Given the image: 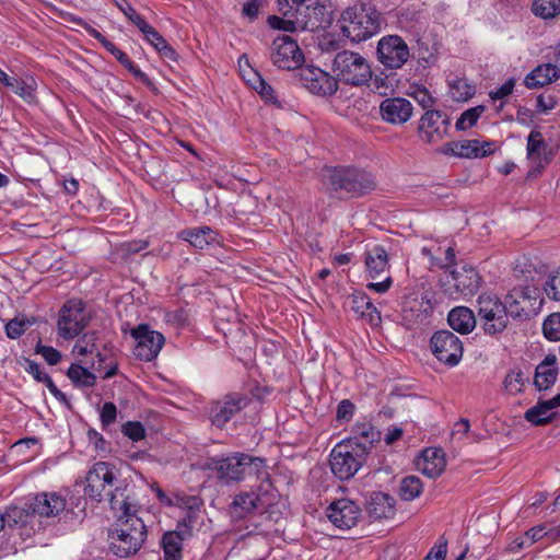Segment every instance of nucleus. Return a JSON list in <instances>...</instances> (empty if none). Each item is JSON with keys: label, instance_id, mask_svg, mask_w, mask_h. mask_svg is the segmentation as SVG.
<instances>
[{"label": "nucleus", "instance_id": "412c9836", "mask_svg": "<svg viewBox=\"0 0 560 560\" xmlns=\"http://www.w3.org/2000/svg\"><path fill=\"white\" fill-rule=\"evenodd\" d=\"M248 404L247 397L240 394H230L215 401L209 412L211 423L223 428L237 412Z\"/></svg>", "mask_w": 560, "mask_h": 560}, {"label": "nucleus", "instance_id": "6e6552de", "mask_svg": "<svg viewBox=\"0 0 560 560\" xmlns=\"http://www.w3.org/2000/svg\"><path fill=\"white\" fill-rule=\"evenodd\" d=\"M116 479L114 467L105 462L95 463L86 475L85 494L100 502L105 497L117 500L113 495L114 481Z\"/></svg>", "mask_w": 560, "mask_h": 560}, {"label": "nucleus", "instance_id": "8fccbe9b", "mask_svg": "<svg viewBox=\"0 0 560 560\" xmlns=\"http://www.w3.org/2000/svg\"><path fill=\"white\" fill-rule=\"evenodd\" d=\"M526 378L521 370L511 371L504 378V388L511 395L521 393L524 388Z\"/></svg>", "mask_w": 560, "mask_h": 560}, {"label": "nucleus", "instance_id": "603ef678", "mask_svg": "<svg viewBox=\"0 0 560 560\" xmlns=\"http://www.w3.org/2000/svg\"><path fill=\"white\" fill-rule=\"evenodd\" d=\"M544 291L549 299L560 302V267L549 275Z\"/></svg>", "mask_w": 560, "mask_h": 560}, {"label": "nucleus", "instance_id": "052dcab7", "mask_svg": "<svg viewBox=\"0 0 560 560\" xmlns=\"http://www.w3.org/2000/svg\"><path fill=\"white\" fill-rule=\"evenodd\" d=\"M515 86V80L513 78L506 80L500 88L489 92V96L492 101H500L513 93Z\"/></svg>", "mask_w": 560, "mask_h": 560}, {"label": "nucleus", "instance_id": "20e7f679", "mask_svg": "<svg viewBox=\"0 0 560 560\" xmlns=\"http://www.w3.org/2000/svg\"><path fill=\"white\" fill-rule=\"evenodd\" d=\"M368 454L363 445L355 442H339L330 452L331 472L340 480L351 479L365 464Z\"/></svg>", "mask_w": 560, "mask_h": 560}, {"label": "nucleus", "instance_id": "f3484780", "mask_svg": "<svg viewBox=\"0 0 560 560\" xmlns=\"http://www.w3.org/2000/svg\"><path fill=\"white\" fill-rule=\"evenodd\" d=\"M302 85L318 96H331L338 90L337 79L315 66H306L299 71Z\"/></svg>", "mask_w": 560, "mask_h": 560}, {"label": "nucleus", "instance_id": "c03bdc74", "mask_svg": "<svg viewBox=\"0 0 560 560\" xmlns=\"http://www.w3.org/2000/svg\"><path fill=\"white\" fill-rule=\"evenodd\" d=\"M422 482L416 476L405 477L399 487V495L405 501H411L418 498L422 492Z\"/></svg>", "mask_w": 560, "mask_h": 560}, {"label": "nucleus", "instance_id": "f257e3e1", "mask_svg": "<svg viewBox=\"0 0 560 560\" xmlns=\"http://www.w3.org/2000/svg\"><path fill=\"white\" fill-rule=\"evenodd\" d=\"M341 31L352 43L365 42L381 31V14L372 5L358 3L340 18Z\"/></svg>", "mask_w": 560, "mask_h": 560}, {"label": "nucleus", "instance_id": "39448f33", "mask_svg": "<svg viewBox=\"0 0 560 560\" xmlns=\"http://www.w3.org/2000/svg\"><path fill=\"white\" fill-rule=\"evenodd\" d=\"M332 71L337 81L353 86L366 84L372 78V68L368 59L351 50H342L336 54L332 61Z\"/></svg>", "mask_w": 560, "mask_h": 560}, {"label": "nucleus", "instance_id": "bf43d9fd", "mask_svg": "<svg viewBox=\"0 0 560 560\" xmlns=\"http://www.w3.org/2000/svg\"><path fill=\"white\" fill-rule=\"evenodd\" d=\"M303 0H277L278 10L284 18H298V9H300Z\"/></svg>", "mask_w": 560, "mask_h": 560}, {"label": "nucleus", "instance_id": "4468645a", "mask_svg": "<svg viewBox=\"0 0 560 560\" xmlns=\"http://www.w3.org/2000/svg\"><path fill=\"white\" fill-rule=\"evenodd\" d=\"M555 156L552 148L538 130H532L527 137L526 158L529 163L528 177L539 175Z\"/></svg>", "mask_w": 560, "mask_h": 560}, {"label": "nucleus", "instance_id": "2eb2a0df", "mask_svg": "<svg viewBox=\"0 0 560 560\" xmlns=\"http://www.w3.org/2000/svg\"><path fill=\"white\" fill-rule=\"evenodd\" d=\"M130 334L136 340L133 353L141 361L150 362L155 359L165 342L161 332L151 329L145 324L131 329Z\"/></svg>", "mask_w": 560, "mask_h": 560}, {"label": "nucleus", "instance_id": "c85d7f7f", "mask_svg": "<svg viewBox=\"0 0 560 560\" xmlns=\"http://www.w3.org/2000/svg\"><path fill=\"white\" fill-rule=\"evenodd\" d=\"M560 407V393L547 400H539L525 412V419L535 425H542L552 420L556 409Z\"/></svg>", "mask_w": 560, "mask_h": 560}, {"label": "nucleus", "instance_id": "e433bc0d", "mask_svg": "<svg viewBox=\"0 0 560 560\" xmlns=\"http://www.w3.org/2000/svg\"><path fill=\"white\" fill-rule=\"evenodd\" d=\"M352 310L370 324H378L381 322V313L377 311L371 299L365 293H357L351 298Z\"/></svg>", "mask_w": 560, "mask_h": 560}, {"label": "nucleus", "instance_id": "6ab92c4d", "mask_svg": "<svg viewBox=\"0 0 560 560\" xmlns=\"http://www.w3.org/2000/svg\"><path fill=\"white\" fill-rule=\"evenodd\" d=\"M448 116L441 110H427L419 120L418 136L425 143H438L447 136Z\"/></svg>", "mask_w": 560, "mask_h": 560}, {"label": "nucleus", "instance_id": "dca6fc26", "mask_svg": "<svg viewBox=\"0 0 560 560\" xmlns=\"http://www.w3.org/2000/svg\"><path fill=\"white\" fill-rule=\"evenodd\" d=\"M433 304L428 295L409 298L401 310L402 325L408 329H421L430 324Z\"/></svg>", "mask_w": 560, "mask_h": 560}, {"label": "nucleus", "instance_id": "a211bd4d", "mask_svg": "<svg viewBox=\"0 0 560 560\" xmlns=\"http://www.w3.org/2000/svg\"><path fill=\"white\" fill-rule=\"evenodd\" d=\"M362 510L360 505L348 498L334 500L326 509V516L329 522L339 529H350L354 527Z\"/></svg>", "mask_w": 560, "mask_h": 560}, {"label": "nucleus", "instance_id": "4c0bfd02", "mask_svg": "<svg viewBox=\"0 0 560 560\" xmlns=\"http://www.w3.org/2000/svg\"><path fill=\"white\" fill-rule=\"evenodd\" d=\"M380 440V432L370 422H358L352 428V436L343 442H355L363 445L369 453L373 443Z\"/></svg>", "mask_w": 560, "mask_h": 560}, {"label": "nucleus", "instance_id": "c756f323", "mask_svg": "<svg viewBox=\"0 0 560 560\" xmlns=\"http://www.w3.org/2000/svg\"><path fill=\"white\" fill-rule=\"evenodd\" d=\"M112 510L117 515V522L112 532L120 534V530H124L127 534H131L133 533L136 521H142L136 515L133 505L126 499L121 501L112 499Z\"/></svg>", "mask_w": 560, "mask_h": 560}, {"label": "nucleus", "instance_id": "9b49d317", "mask_svg": "<svg viewBox=\"0 0 560 560\" xmlns=\"http://www.w3.org/2000/svg\"><path fill=\"white\" fill-rule=\"evenodd\" d=\"M270 58L276 67L283 70L298 69L304 61L298 43L288 35H280L273 39Z\"/></svg>", "mask_w": 560, "mask_h": 560}, {"label": "nucleus", "instance_id": "de8ad7c7", "mask_svg": "<svg viewBox=\"0 0 560 560\" xmlns=\"http://www.w3.org/2000/svg\"><path fill=\"white\" fill-rule=\"evenodd\" d=\"M34 324L33 319H28L25 317H15L9 320L4 327L5 335L10 339H18L21 337L27 327Z\"/></svg>", "mask_w": 560, "mask_h": 560}, {"label": "nucleus", "instance_id": "37998d69", "mask_svg": "<svg viewBox=\"0 0 560 560\" xmlns=\"http://www.w3.org/2000/svg\"><path fill=\"white\" fill-rule=\"evenodd\" d=\"M532 11L544 20L552 19L560 14V0H534Z\"/></svg>", "mask_w": 560, "mask_h": 560}, {"label": "nucleus", "instance_id": "4d7b16f0", "mask_svg": "<svg viewBox=\"0 0 560 560\" xmlns=\"http://www.w3.org/2000/svg\"><path fill=\"white\" fill-rule=\"evenodd\" d=\"M191 523L192 513H188L187 517H184L183 521L178 522L175 530L167 532L166 534L176 535L178 537V545L182 546V542L191 536Z\"/></svg>", "mask_w": 560, "mask_h": 560}, {"label": "nucleus", "instance_id": "864d4df0", "mask_svg": "<svg viewBox=\"0 0 560 560\" xmlns=\"http://www.w3.org/2000/svg\"><path fill=\"white\" fill-rule=\"evenodd\" d=\"M268 24L273 30H281L284 32H294L299 26L296 18H279L271 15L268 18Z\"/></svg>", "mask_w": 560, "mask_h": 560}, {"label": "nucleus", "instance_id": "a19ab883", "mask_svg": "<svg viewBox=\"0 0 560 560\" xmlns=\"http://www.w3.org/2000/svg\"><path fill=\"white\" fill-rule=\"evenodd\" d=\"M503 306L506 310L508 316L521 317L525 314L524 304L528 303V298L522 289H513L505 295Z\"/></svg>", "mask_w": 560, "mask_h": 560}, {"label": "nucleus", "instance_id": "e2e57ef3", "mask_svg": "<svg viewBox=\"0 0 560 560\" xmlns=\"http://www.w3.org/2000/svg\"><path fill=\"white\" fill-rule=\"evenodd\" d=\"M447 552V541L440 539V541L429 551L424 560H445Z\"/></svg>", "mask_w": 560, "mask_h": 560}, {"label": "nucleus", "instance_id": "b1692460", "mask_svg": "<svg viewBox=\"0 0 560 560\" xmlns=\"http://www.w3.org/2000/svg\"><path fill=\"white\" fill-rule=\"evenodd\" d=\"M271 483L267 476L265 481H261V489H264V491L261 493L249 491L237 494L233 500L234 509L236 511L240 510L241 516L253 511H264L271 504V494L269 493Z\"/></svg>", "mask_w": 560, "mask_h": 560}, {"label": "nucleus", "instance_id": "4be33fe9", "mask_svg": "<svg viewBox=\"0 0 560 560\" xmlns=\"http://www.w3.org/2000/svg\"><path fill=\"white\" fill-rule=\"evenodd\" d=\"M298 23L301 28L317 30L330 24V14L326 5L318 0H303L298 9Z\"/></svg>", "mask_w": 560, "mask_h": 560}, {"label": "nucleus", "instance_id": "0e129e2a", "mask_svg": "<svg viewBox=\"0 0 560 560\" xmlns=\"http://www.w3.org/2000/svg\"><path fill=\"white\" fill-rule=\"evenodd\" d=\"M117 408L113 402H105L101 409V421L103 425H109L115 422Z\"/></svg>", "mask_w": 560, "mask_h": 560}, {"label": "nucleus", "instance_id": "7ed1b4c3", "mask_svg": "<svg viewBox=\"0 0 560 560\" xmlns=\"http://www.w3.org/2000/svg\"><path fill=\"white\" fill-rule=\"evenodd\" d=\"M323 183L331 190H341L352 196L372 191L375 186L373 175L354 167H327L323 172Z\"/></svg>", "mask_w": 560, "mask_h": 560}, {"label": "nucleus", "instance_id": "f8f14e48", "mask_svg": "<svg viewBox=\"0 0 560 560\" xmlns=\"http://www.w3.org/2000/svg\"><path fill=\"white\" fill-rule=\"evenodd\" d=\"M436 152L458 159H482L494 152V143L479 139H463L445 142Z\"/></svg>", "mask_w": 560, "mask_h": 560}, {"label": "nucleus", "instance_id": "ddd939ff", "mask_svg": "<svg viewBox=\"0 0 560 560\" xmlns=\"http://www.w3.org/2000/svg\"><path fill=\"white\" fill-rule=\"evenodd\" d=\"M434 357L448 366H455L463 357L462 340L450 330H439L430 340Z\"/></svg>", "mask_w": 560, "mask_h": 560}, {"label": "nucleus", "instance_id": "2f4dec72", "mask_svg": "<svg viewBox=\"0 0 560 560\" xmlns=\"http://www.w3.org/2000/svg\"><path fill=\"white\" fill-rule=\"evenodd\" d=\"M178 237L198 249H203L213 243H218V232L210 226H197L183 230L179 232Z\"/></svg>", "mask_w": 560, "mask_h": 560}, {"label": "nucleus", "instance_id": "a18cd8bd", "mask_svg": "<svg viewBox=\"0 0 560 560\" xmlns=\"http://www.w3.org/2000/svg\"><path fill=\"white\" fill-rule=\"evenodd\" d=\"M164 560H182V546L178 545V537L174 534H164L162 538Z\"/></svg>", "mask_w": 560, "mask_h": 560}, {"label": "nucleus", "instance_id": "3c124183", "mask_svg": "<svg viewBox=\"0 0 560 560\" xmlns=\"http://www.w3.org/2000/svg\"><path fill=\"white\" fill-rule=\"evenodd\" d=\"M542 331L547 339L551 341L560 340V313L551 314L545 319Z\"/></svg>", "mask_w": 560, "mask_h": 560}, {"label": "nucleus", "instance_id": "5701e85b", "mask_svg": "<svg viewBox=\"0 0 560 560\" xmlns=\"http://www.w3.org/2000/svg\"><path fill=\"white\" fill-rule=\"evenodd\" d=\"M413 106L405 97H387L380 104L381 118L390 125L406 124L412 116Z\"/></svg>", "mask_w": 560, "mask_h": 560}, {"label": "nucleus", "instance_id": "1a4fd4ad", "mask_svg": "<svg viewBox=\"0 0 560 560\" xmlns=\"http://www.w3.org/2000/svg\"><path fill=\"white\" fill-rule=\"evenodd\" d=\"M478 315L483 322V329L489 335L505 329L509 316L502 301L495 295L483 293L478 298Z\"/></svg>", "mask_w": 560, "mask_h": 560}, {"label": "nucleus", "instance_id": "6e6d98bb", "mask_svg": "<svg viewBox=\"0 0 560 560\" xmlns=\"http://www.w3.org/2000/svg\"><path fill=\"white\" fill-rule=\"evenodd\" d=\"M122 433L133 442H138L145 436V429L141 422L129 421L122 425Z\"/></svg>", "mask_w": 560, "mask_h": 560}, {"label": "nucleus", "instance_id": "58836bf2", "mask_svg": "<svg viewBox=\"0 0 560 560\" xmlns=\"http://www.w3.org/2000/svg\"><path fill=\"white\" fill-rule=\"evenodd\" d=\"M448 95L455 102H466L475 94V86L465 78L453 77L447 80Z\"/></svg>", "mask_w": 560, "mask_h": 560}, {"label": "nucleus", "instance_id": "13d9d810", "mask_svg": "<svg viewBox=\"0 0 560 560\" xmlns=\"http://www.w3.org/2000/svg\"><path fill=\"white\" fill-rule=\"evenodd\" d=\"M35 352L37 354H40L44 358V360L50 365L58 364L61 359L60 352L50 346H44L42 343H38L35 348Z\"/></svg>", "mask_w": 560, "mask_h": 560}, {"label": "nucleus", "instance_id": "f03ea898", "mask_svg": "<svg viewBox=\"0 0 560 560\" xmlns=\"http://www.w3.org/2000/svg\"><path fill=\"white\" fill-rule=\"evenodd\" d=\"M207 467L228 482L242 480L246 472L257 475L261 481H265L268 476L262 458L244 453H234L226 457H212L208 460Z\"/></svg>", "mask_w": 560, "mask_h": 560}, {"label": "nucleus", "instance_id": "c9c22d12", "mask_svg": "<svg viewBox=\"0 0 560 560\" xmlns=\"http://www.w3.org/2000/svg\"><path fill=\"white\" fill-rule=\"evenodd\" d=\"M447 322L454 330L460 334H469L476 326L474 313L465 306L453 308L448 313Z\"/></svg>", "mask_w": 560, "mask_h": 560}, {"label": "nucleus", "instance_id": "774afa93", "mask_svg": "<svg viewBox=\"0 0 560 560\" xmlns=\"http://www.w3.org/2000/svg\"><path fill=\"white\" fill-rule=\"evenodd\" d=\"M354 411V405L348 400L345 399L340 401L337 408V419L338 420H349Z\"/></svg>", "mask_w": 560, "mask_h": 560}, {"label": "nucleus", "instance_id": "338daca9", "mask_svg": "<svg viewBox=\"0 0 560 560\" xmlns=\"http://www.w3.org/2000/svg\"><path fill=\"white\" fill-rule=\"evenodd\" d=\"M557 105V101L551 95H539L537 97V110L542 114H547L552 110Z\"/></svg>", "mask_w": 560, "mask_h": 560}, {"label": "nucleus", "instance_id": "5fc2aeb1", "mask_svg": "<svg viewBox=\"0 0 560 560\" xmlns=\"http://www.w3.org/2000/svg\"><path fill=\"white\" fill-rule=\"evenodd\" d=\"M250 73L254 74L255 80L250 81L255 84V91H257L259 95L267 101H276V95L272 86L269 85L255 70H250Z\"/></svg>", "mask_w": 560, "mask_h": 560}, {"label": "nucleus", "instance_id": "a878e982", "mask_svg": "<svg viewBox=\"0 0 560 560\" xmlns=\"http://www.w3.org/2000/svg\"><path fill=\"white\" fill-rule=\"evenodd\" d=\"M0 83L10 89L27 104L37 103V82L33 75L16 78L9 75L0 68Z\"/></svg>", "mask_w": 560, "mask_h": 560}, {"label": "nucleus", "instance_id": "f704fd0d", "mask_svg": "<svg viewBox=\"0 0 560 560\" xmlns=\"http://www.w3.org/2000/svg\"><path fill=\"white\" fill-rule=\"evenodd\" d=\"M366 511L375 520L388 518L394 514V499L384 492H373L368 502Z\"/></svg>", "mask_w": 560, "mask_h": 560}, {"label": "nucleus", "instance_id": "9d476101", "mask_svg": "<svg viewBox=\"0 0 560 560\" xmlns=\"http://www.w3.org/2000/svg\"><path fill=\"white\" fill-rule=\"evenodd\" d=\"M377 60L386 69L396 70L410 58V50L407 43L398 35L383 36L376 48Z\"/></svg>", "mask_w": 560, "mask_h": 560}, {"label": "nucleus", "instance_id": "09e8293b", "mask_svg": "<svg viewBox=\"0 0 560 560\" xmlns=\"http://www.w3.org/2000/svg\"><path fill=\"white\" fill-rule=\"evenodd\" d=\"M421 253L427 256L430 260L432 266L439 267V268H448L455 261V252L453 247H447L445 250V259L442 261L435 256V250L433 247H422Z\"/></svg>", "mask_w": 560, "mask_h": 560}, {"label": "nucleus", "instance_id": "69168bd1", "mask_svg": "<svg viewBox=\"0 0 560 560\" xmlns=\"http://www.w3.org/2000/svg\"><path fill=\"white\" fill-rule=\"evenodd\" d=\"M262 4V0H246L243 3L242 13L249 21H253L257 18L259 8Z\"/></svg>", "mask_w": 560, "mask_h": 560}, {"label": "nucleus", "instance_id": "423d86ee", "mask_svg": "<svg viewBox=\"0 0 560 560\" xmlns=\"http://www.w3.org/2000/svg\"><path fill=\"white\" fill-rule=\"evenodd\" d=\"M441 282L444 293L458 300L474 296L480 289L481 278L472 266L465 264L445 272Z\"/></svg>", "mask_w": 560, "mask_h": 560}, {"label": "nucleus", "instance_id": "7c9ffc66", "mask_svg": "<svg viewBox=\"0 0 560 560\" xmlns=\"http://www.w3.org/2000/svg\"><path fill=\"white\" fill-rule=\"evenodd\" d=\"M556 363L557 355L550 353L536 366L534 385L539 392L547 390L555 385L558 377Z\"/></svg>", "mask_w": 560, "mask_h": 560}, {"label": "nucleus", "instance_id": "bb28decb", "mask_svg": "<svg viewBox=\"0 0 560 560\" xmlns=\"http://www.w3.org/2000/svg\"><path fill=\"white\" fill-rule=\"evenodd\" d=\"M365 271L371 279H377L389 269L387 250L378 244L366 246L364 252Z\"/></svg>", "mask_w": 560, "mask_h": 560}, {"label": "nucleus", "instance_id": "aec40b11", "mask_svg": "<svg viewBox=\"0 0 560 560\" xmlns=\"http://www.w3.org/2000/svg\"><path fill=\"white\" fill-rule=\"evenodd\" d=\"M133 533L127 534L120 530V534L110 532V549L118 557H128L136 553L143 545L147 537V529L143 521H136Z\"/></svg>", "mask_w": 560, "mask_h": 560}, {"label": "nucleus", "instance_id": "393cba45", "mask_svg": "<svg viewBox=\"0 0 560 560\" xmlns=\"http://www.w3.org/2000/svg\"><path fill=\"white\" fill-rule=\"evenodd\" d=\"M66 499L57 492L36 494L28 504V511L40 517H54L66 509Z\"/></svg>", "mask_w": 560, "mask_h": 560}, {"label": "nucleus", "instance_id": "49530a36", "mask_svg": "<svg viewBox=\"0 0 560 560\" xmlns=\"http://www.w3.org/2000/svg\"><path fill=\"white\" fill-rule=\"evenodd\" d=\"M485 112V106L479 105L466 109L457 119L455 126L457 130H467L476 125L480 116Z\"/></svg>", "mask_w": 560, "mask_h": 560}, {"label": "nucleus", "instance_id": "0eeeda50", "mask_svg": "<svg viewBox=\"0 0 560 560\" xmlns=\"http://www.w3.org/2000/svg\"><path fill=\"white\" fill-rule=\"evenodd\" d=\"M90 322V315L85 311L81 300L67 301L58 313L57 331L63 339H73L79 336Z\"/></svg>", "mask_w": 560, "mask_h": 560}, {"label": "nucleus", "instance_id": "79ce46f5", "mask_svg": "<svg viewBox=\"0 0 560 560\" xmlns=\"http://www.w3.org/2000/svg\"><path fill=\"white\" fill-rule=\"evenodd\" d=\"M67 375L74 385L80 387H92L96 382L95 375L79 364H71L68 369Z\"/></svg>", "mask_w": 560, "mask_h": 560}, {"label": "nucleus", "instance_id": "72a5a7b5", "mask_svg": "<svg viewBox=\"0 0 560 560\" xmlns=\"http://www.w3.org/2000/svg\"><path fill=\"white\" fill-rule=\"evenodd\" d=\"M560 77L559 68L551 63L536 67L525 78L524 83L528 89H537L556 81Z\"/></svg>", "mask_w": 560, "mask_h": 560}, {"label": "nucleus", "instance_id": "cd10ccee", "mask_svg": "<svg viewBox=\"0 0 560 560\" xmlns=\"http://www.w3.org/2000/svg\"><path fill=\"white\" fill-rule=\"evenodd\" d=\"M418 470L429 478L439 477L445 469V454L441 448L424 450L416 462Z\"/></svg>", "mask_w": 560, "mask_h": 560}, {"label": "nucleus", "instance_id": "ea45409f", "mask_svg": "<svg viewBox=\"0 0 560 560\" xmlns=\"http://www.w3.org/2000/svg\"><path fill=\"white\" fill-rule=\"evenodd\" d=\"M144 39L154 47V49L165 59L176 60V51L168 45L165 38L153 27L150 26L143 33Z\"/></svg>", "mask_w": 560, "mask_h": 560}, {"label": "nucleus", "instance_id": "680f3d73", "mask_svg": "<svg viewBox=\"0 0 560 560\" xmlns=\"http://www.w3.org/2000/svg\"><path fill=\"white\" fill-rule=\"evenodd\" d=\"M548 528L546 525H537L532 528H529L524 537L526 538L529 546H532L534 542L541 540L544 537L547 538Z\"/></svg>", "mask_w": 560, "mask_h": 560}, {"label": "nucleus", "instance_id": "473e14b6", "mask_svg": "<svg viewBox=\"0 0 560 560\" xmlns=\"http://www.w3.org/2000/svg\"><path fill=\"white\" fill-rule=\"evenodd\" d=\"M21 366L30 373L37 382L45 384L50 394L60 402L67 400L66 395L56 386L52 378L39 366V364L31 359L22 358Z\"/></svg>", "mask_w": 560, "mask_h": 560}]
</instances>
